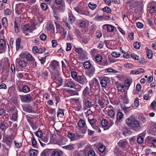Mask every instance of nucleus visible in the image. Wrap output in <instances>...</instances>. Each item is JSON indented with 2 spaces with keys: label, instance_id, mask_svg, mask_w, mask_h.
<instances>
[{
  "label": "nucleus",
  "instance_id": "nucleus-38",
  "mask_svg": "<svg viewBox=\"0 0 156 156\" xmlns=\"http://www.w3.org/2000/svg\"><path fill=\"white\" fill-rule=\"evenodd\" d=\"M23 91L24 93H27L30 90L29 87L27 85L24 86L23 87Z\"/></svg>",
  "mask_w": 156,
  "mask_h": 156
},
{
  "label": "nucleus",
  "instance_id": "nucleus-17",
  "mask_svg": "<svg viewBox=\"0 0 156 156\" xmlns=\"http://www.w3.org/2000/svg\"><path fill=\"white\" fill-rule=\"evenodd\" d=\"M77 125L80 128L87 126L85 121L83 119H80L78 122Z\"/></svg>",
  "mask_w": 156,
  "mask_h": 156
},
{
  "label": "nucleus",
  "instance_id": "nucleus-53",
  "mask_svg": "<svg viewBox=\"0 0 156 156\" xmlns=\"http://www.w3.org/2000/svg\"><path fill=\"white\" fill-rule=\"evenodd\" d=\"M55 24L56 28L59 29H60L62 27L61 23L60 22L56 21L55 22Z\"/></svg>",
  "mask_w": 156,
  "mask_h": 156
},
{
  "label": "nucleus",
  "instance_id": "nucleus-64",
  "mask_svg": "<svg viewBox=\"0 0 156 156\" xmlns=\"http://www.w3.org/2000/svg\"><path fill=\"white\" fill-rule=\"evenodd\" d=\"M88 156H95V152L93 150L90 151L88 152Z\"/></svg>",
  "mask_w": 156,
  "mask_h": 156
},
{
  "label": "nucleus",
  "instance_id": "nucleus-60",
  "mask_svg": "<svg viewBox=\"0 0 156 156\" xmlns=\"http://www.w3.org/2000/svg\"><path fill=\"white\" fill-rule=\"evenodd\" d=\"M34 133L37 136H42L43 133L41 131H38L37 132H35Z\"/></svg>",
  "mask_w": 156,
  "mask_h": 156
},
{
  "label": "nucleus",
  "instance_id": "nucleus-20",
  "mask_svg": "<svg viewBox=\"0 0 156 156\" xmlns=\"http://www.w3.org/2000/svg\"><path fill=\"white\" fill-rule=\"evenodd\" d=\"M108 115L109 117L112 118H114L115 112L113 109H110L108 110Z\"/></svg>",
  "mask_w": 156,
  "mask_h": 156
},
{
  "label": "nucleus",
  "instance_id": "nucleus-39",
  "mask_svg": "<svg viewBox=\"0 0 156 156\" xmlns=\"http://www.w3.org/2000/svg\"><path fill=\"white\" fill-rule=\"evenodd\" d=\"M95 58L97 62H101L102 60V56L100 55H97Z\"/></svg>",
  "mask_w": 156,
  "mask_h": 156
},
{
  "label": "nucleus",
  "instance_id": "nucleus-36",
  "mask_svg": "<svg viewBox=\"0 0 156 156\" xmlns=\"http://www.w3.org/2000/svg\"><path fill=\"white\" fill-rule=\"evenodd\" d=\"M125 79V76L122 75L120 74L118 76V80L119 82H122L124 81Z\"/></svg>",
  "mask_w": 156,
  "mask_h": 156
},
{
  "label": "nucleus",
  "instance_id": "nucleus-48",
  "mask_svg": "<svg viewBox=\"0 0 156 156\" xmlns=\"http://www.w3.org/2000/svg\"><path fill=\"white\" fill-rule=\"evenodd\" d=\"M41 8L44 11L46 10L48 8L47 5L44 3H42L41 5Z\"/></svg>",
  "mask_w": 156,
  "mask_h": 156
},
{
  "label": "nucleus",
  "instance_id": "nucleus-16",
  "mask_svg": "<svg viewBox=\"0 0 156 156\" xmlns=\"http://www.w3.org/2000/svg\"><path fill=\"white\" fill-rule=\"evenodd\" d=\"M133 80L132 78H129L125 80L124 81L125 86L128 87V89L132 84Z\"/></svg>",
  "mask_w": 156,
  "mask_h": 156
},
{
  "label": "nucleus",
  "instance_id": "nucleus-45",
  "mask_svg": "<svg viewBox=\"0 0 156 156\" xmlns=\"http://www.w3.org/2000/svg\"><path fill=\"white\" fill-rule=\"evenodd\" d=\"M98 103L102 108L104 107L105 102L102 100L99 99L98 101Z\"/></svg>",
  "mask_w": 156,
  "mask_h": 156
},
{
  "label": "nucleus",
  "instance_id": "nucleus-51",
  "mask_svg": "<svg viewBox=\"0 0 156 156\" xmlns=\"http://www.w3.org/2000/svg\"><path fill=\"white\" fill-rule=\"evenodd\" d=\"M156 8L153 5L150 6L149 7V10L151 13H154L156 11Z\"/></svg>",
  "mask_w": 156,
  "mask_h": 156
},
{
  "label": "nucleus",
  "instance_id": "nucleus-34",
  "mask_svg": "<svg viewBox=\"0 0 156 156\" xmlns=\"http://www.w3.org/2000/svg\"><path fill=\"white\" fill-rule=\"evenodd\" d=\"M39 141H43L44 143H46L48 142V137H38Z\"/></svg>",
  "mask_w": 156,
  "mask_h": 156
},
{
  "label": "nucleus",
  "instance_id": "nucleus-62",
  "mask_svg": "<svg viewBox=\"0 0 156 156\" xmlns=\"http://www.w3.org/2000/svg\"><path fill=\"white\" fill-rule=\"evenodd\" d=\"M130 57H131L133 59L136 60H138L139 59L138 56L134 53L131 54Z\"/></svg>",
  "mask_w": 156,
  "mask_h": 156
},
{
  "label": "nucleus",
  "instance_id": "nucleus-47",
  "mask_svg": "<svg viewBox=\"0 0 156 156\" xmlns=\"http://www.w3.org/2000/svg\"><path fill=\"white\" fill-rule=\"evenodd\" d=\"M40 39L43 41L45 40L47 38L46 35L44 34H42L40 36Z\"/></svg>",
  "mask_w": 156,
  "mask_h": 156
},
{
  "label": "nucleus",
  "instance_id": "nucleus-31",
  "mask_svg": "<svg viewBox=\"0 0 156 156\" xmlns=\"http://www.w3.org/2000/svg\"><path fill=\"white\" fill-rule=\"evenodd\" d=\"M74 144H70L66 146L63 147V148L68 150H73L74 148Z\"/></svg>",
  "mask_w": 156,
  "mask_h": 156
},
{
  "label": "nucleus",
  "instance_id": "nucleus-14",
  "mask_svg": "<svg viewBox=\"0 0 156 156\" xmlns=\"http://www.w3.org/2000/svg\"><path fill=\"white\" fill-rule=\"evenodd\" d=\"M108 78L104 77L100 79V84L102 87H105L107 86L108 83Z\"/></svg>",
  "mask_w": 156,
  "mask_h": 156
},
{
  "label": "nucleus",
  "instance_id": "nucleus-35",
  "mask_svg": "<svg viewBox=\"0 0 156 156\" xmlns=\"http://www.w3.org/2000/svg\"><path fill=\"white\" fill-rule=\"evenodd\" d=\"M92 126L94 129L97 130V131L99 132H101V130L100 128V126H99L98 124H95L94 125Z\"/></svg>",
  "mask_w": 156,
  "mask_h": 156
},
{
  "label": "nucleus",
  "instance_id": "nucleus-19",
  "mask_svg": "<svg viewBox=\"0 0 156 156\" xmlns=\"http://www.w3.org/2000/svg\"><path fill=\"white\" fill-rule=\"evenodd\" d=\"M89 70L87 73L89 76H92L94 73L95 68L93 66H91V67L89 68Z\"/></svg>",
  "mask_w": 156,
  "mask_h": 156
},
{
  "label": "nucleus",
  "instance_id": "nucleus-63",
  "mask_svg": "<svg viewBox=\"0 0 156 156\" xmlns=\"http://www.w3.org/2000/svg\"><path fill=\"white\" fill-rule=\"evenodd\" d=\"M137 141L139 144L142 143L144 141V139L143 137H138Z\"/></svg>",
  "mask_w": 156,
  "mask_h": 156
},
{
  "label": "nucleus",
  "instance_id": "nucleus-46",
  "mask_svg": "<svg viewBox=\"0 0 156 156\" xmlns=\"http://www.w3.org/2000/svg\"><path fill=\"white\" fill-rule=\"evenodd\" d=\"M105 72L106 73H116L117 72L116 71L114 70L113 69L111 68H108L105 70Z\"/></svg>",
  "mask_w": 156,
  "mask_h": 156
},
{
  "label": "nucleus",
  "instance_id": "nucleus-7",
  "mask_svg": "<svg viewBox=\"0 0 156 156\" xmlns=\"http://www.w3.org/2000/svg\"><path fill=\"white\" fill-rule=\"evenodd\" d=\"M50 67L53 70L57 71L59 68V62L56 60H53L50 63Z\"/></svg>",
  "mask_w": 156,
  "mask_h": 156
},
{
  "label": "nucleus",
  "instance_id": "nucleus-8",
  "mask_svg": "<svg viewBox=\"0 0 156 156\" xmlns=\"http://www.w3.org/2000/svg\"><path fill=\"white\" fill-rule=\"evenodd\" d=\"M93 106L92 102L89 100H83V108L86 110Z\"/></svg>",
  "mask_w": 156,
  "mask_h": 156
},
{
  "label": "nucleus",
  "instance_id": "nucleus-23",
  "mask_svg": "<svg viewBox=\"0 0 156 156\" xmlns=\"http://www.w3.org/2000/svg\"><path fill=\"white\" fill-rule=\"evenodd\" d=\"M37 150L35 149H31L29 151L30 156H36L38 154Z\"/></svg>",
  "mask_w": 156,
  "mask_h": 156
},
{
  "label": "nucleus",
  "instance_id": "nucleus-49",
  "mask_svg": "<svg viewBox=\"0 0 156 156\" xmlns=\"http://www.w3.org/2000/svg\"><path fill=\"white\" fill-rule=\"evenodd\" d=\"M6 44L5 40L3 39H0V46L4 47Z\"/></svg>",
  "mask_w": 156,
  "mask_h": 156
},
{
  "label": "nucleus",
  "instance_id": "nucleus-10",
  "mask_svg": "<svg viewBox=\"0 0 156 156\" xmlns=\"http://www.w3.org/2000/svg\"><path fill=\"white\" fill-rule=\"evenodd\" d=\"M20 97L22 102L28 103L30 101L31 97L29 94L26 95H20Z\"/></svg>",
  "mask_w": 156,
  "mask_h": 156
},
{
  "label": "nucleus",
  "instance_id": "nucleus-4",
  "mask_svg": "<svg viewBox=\"0 0 156 156\" xmlns=\"http://www.w3.org/2000/svg\"><path fill=\"white\" fill-rule=\"evenodd\" d=\"M131 127L133 130L137 131L140 129L141 126L140 122L138 120L135 119L133 123H132Z\"/></svg>",
  "mask_w": 156,
  "mask_h": 156
},
{
  "label": "nucleus",
  "instance_id": "nucleus-59",
  "mask_svg": "<svg viewBox=\"0 0 156 156\" xmlns=\"http://www.w3.org/2000/svg\"><path fill=\"white\" fill-rule=\"evenodd\" d=\"M80 25L82 28H85L86 26V22L84 21H81L80 23Z\"/></svg>",
  "mask_w": 156,
  "mask_h": 156
},
{
  "label": "nucleus",
  "instance_id": "nucleus-18",
  "mask_svg": "<svg viewBox=\"0 0 156 156\" xmlns=\"http://www.w3.org/2000/svg\"><path fill=\"white\" fill-rule=\"evenodd\" d=\"M12 139L11 137H4L3 140L8 145H9L11 144Z\"/></svg>",
  "mask_w": 156,
  "mask_h": 156
},
{
  "label": "nucleus",
  "instance_id": "nucleus-37",
  "mask_svg": "<svg viewBox=\"0 0 156 156\" xmlns=\"http://www.w3.org/2000/svg\"><path fill=\"white\" fill-rule=\"evenodd\" d=\"M21 39L20 38H18L16 41V49L17 50H18L20 46V41Z\"/></svg>",
  "mask_w": 156,
  "mask_h": 156
},
{
  "label": "nucleus",
  "instance_id": "nucleus-6",
  "mask_svg": "<svg viewBox=\"0 0 156 156\" xmlns=\"http://www.w3.org/2000/svg\"><path fill=\"white\" fill-rule=\"evenodd\" d=\"M50 140L52 143L61 145L64 144L63 140L60 137H50Z\"/></svg>",
  "mask_w": 156,
  "mask_h": 156
},
{
  "label": "nucleus",
  "instance_id": "nucleus-33",
  "mask_svg": "<svg viewBox=\"0 0 156 156\" xmlns=\"http://www.w3.org/2000/svg\"><path fill=\"white\" fill-rule=\"evenodd\" d=\"M88 6L89 8L91 10L94 9L97 6L96 4H94L92 2H89L88 4Z\"/></svg>",
  "mask_w": 156,
  "mask_h": 156
},
{
  "label": "nucleus",
  "instance_id": "nucleus-58",
  "mask_svg": "<svg viewBox=\"0 0 156 156\" xmlns=\"http://www.w3.org/2000/svg\"><path fill=\"white\" fill-rule=\"evenodd\" d=\"M32 145L34 147H36L37 145V142L34 137H33L31 139Z\"/></svg>",
  "mask_w": 156,
  "mask_h": 156
},
{
  "label": "nucleus",
  "instance_id": "nucleus-15",
  "mask_svg": "<svg viewBox=\"0 0 156 156\" xmlns=\"http://www.w3.org/2000/svg\"><path fill=\"white\" fill-rule=\"evenodd\" d=\"M135 119L134 117L131 115L126 119V123L127 125H128L129 126H131Z\"/></svg>",
  "mask_w": 156,
  "mask_h": 156
},
{
  "label": "nucleus",
  "instance_id": "nucleus-43",
  "mask_svg": "<svg viewBox=\"0 0 156 156\" xmlns=\"http://www.w3.org/2000/svg\"><path fill=\"white\" fill-rule=\"evenodd\" d=\"M2 23L3 25H4L5 26H6L7 24V18L4 17H3L2 20Z\"/></svg>",
  "mask_w": 156,
  "mask_h": 156
},
{
  "label": "nucleus",
  "instance_id": "nucleus-12",
  "mask_svg": "<svg viewBox=\"0 0 156 156\" xmlns=\"http://www.w3.org/2000/svg\"><path fill=\"white\" fill-rule=\"evenodd\" d=\"M74 9L78 13L83 15H87L85 10L81 7H77L74 8Z\"/></svg>",
  "mask_w": 156,
  "mask_h": 156
},
{
  "label": "nucleus",
  "instance_id": "nucleus-26",
  "mask_svg": "<svg viewBox=\"0 0 156 156\" xmlns=\"http://www.w3.org/2000/svg\"><path fill=\"white\" fill-rule=\"evenodd\" d=\"M62 154V152L58 151H53L51 153L52 156H61Z\"/></svg>",
  "mask_w": 156,
  "mask_h": 156
},
{
  "label": "nucleus",
  "instance_id": "nucleus-41",
  "mask_svg": "<svg viewBox=\"0 0 156 156\" xmlns=\"http://www.w3.org/2000/svg\"><path fill=\"white\" fill-rule=\"evenodd\" d=\"M133 46L136 49H139L140 48V44L138 42H136L133 44Z\"/></svg>",
  "mask_w": 156,
  "mask_h": 156
},
{
  "label": "nucleus",
  "instance_id": "nucleus-11",
  "mask_svg": "<svg viewBox=\"0 0 156 156\" xmlns=\"http://www.w3.org/2000/svg\"><path fill=\"white\" fill-rule=\"evenodd\" d=\"M103 29L107 30L109 32H112L116 29L113 26L109 24H105L102 27Z\"/></svg>",
  "mask_w": 156,
  "mask_h": 156
},
{
  "label": "nucleus",
  "instance_id": "nucleus-50",
  "mask_svg": "<svg viewBox=\"0 0 156 156\" xmlns=\"http://www.w3.org/2000/svg\"><path fill=\"white\" fill-rule=\"evenodd\" d=\"M45 50L46 49L44 48L43 47H41L38 49V53L40 54L43 53L45 51Z\"/></svg>",
  "mask_w": 156,
  "mask_h": 156
},
{
  "label": "nucleus",
  "instance_id": "nucleus-5",
  "mask_svg": "<svg viewBox=\"0 0 156 156\" xmlns=\"http://www.w3.org/2000/svg\"><path fill=\"white\" fill-rule=\"evenodd\" d=\"M111 124H109L108 121L106 119H103L102 120L101 122V125L103 127V128L104 129V130H107L112 126L114 124L113 121L111 120Z\"/></svg>",
  "mask_w": 156,
  "mask_h": 156
},
{
  "label": "nucleus",
  "instance_id": "nucleus-27",
  "mask_svg": "<svg viewBox=\"0 0 156 156\" xmlns=\"http://www.w3.org/2000/svg\"><path fill=\"white\" fill-rule=\"evenodd\" d=\"M146 54L148 58L151 59L153 56V53L152 51L150 49H147L146 51Z\"/></svg>",
  "mask_w": 156,
  "mask_h": 156
},
{
  "label": "nucleus",
  "instance_id": "nucleus-25",
  "mask_svg": "<svg viewBox=\"0 0 156 156\" xmlns=\"http://www.w3.org/2000/svg\"><path fill=\"white\" fill-rule=\"evenodd\" d=\"M93 65L91 64L89 61H86L84 62L83 66L85 69H88L89 68L93 66Z\"/></svg>",
  "mask_w": 156,
  "mask_h": 156
},
{
  "label": "nucleus",
  "instance_id": "nucleus-29",
  "mask_svg": "<svg viewBox=\"0 0 156 156\" xmlns=\"http://www.w3.org/2000/svg\"><path fill=\"white\" fill-rule=\"evenodd\" d=\"M124 87L125 86L123 84H119L118 86V90L119 91L122 92L124 91Z\"/></svg>",
  "mask_w": 156,
  "mask_h": 156
},
{
  "label": "nucleus",
  "instance_id": "nucleus-22",
  "mask_svg": "<svg viewBox=\"0 0 156 156\" xmlns=\"http://www.w3.org/2000/svg\"><path fill=\"white\" fill-rule=\"evenodd\" d=\"M64 110L59 109L57 112V116L58 117L62 118L64 116Z\"/></svg>",
  "mask_w": 156,
  "mask_h": 156
},
{
  "label": "nucleus",
  "instance_id": "nucleus-3",
  "mask_svg": "<svg viewBox=\"0 0 156 156\" xmlns=\"http://www.w3.org/2000/svg\"><path fill=\"white\" fill-rule=\"evenodd\" d=\"M34 22V21L31 22V25L30 26L27 24L25 25L23 27V32L27 31L30 33H32L34 28L37 25Z\"/></svg>",
  "mask_w": 156,
  "mask_h": 156
},
{
  "label": "nucleus",
  "instance_id": "nucleus-28",
  "mask_svg": "<svg viewBox=\"0 0 156 156\" xmlns=\"http://www.w3.org/2000/svg\"><path fill=\"white\" fill-rule=\"evenodd\" d=\"M27 55L26 58L27 60L32 62H34L35 61V59L32 57L30 54L28 53Z\"/></svg>",
  "mask_w": 156,
  "mask_h": 156
},
{
  "label": "nucleus",
  "instance_id": "nucleus-30",
  "mask_svg": "<svg viewBox=\"0 0 156 156\" xmlns=\"http://www.w3.org/2000/svg\"><path fill=\"white\" fill-rule=\"evenodd\" d=\"M87 129V126L84 127L83 128H80L79 129V132L80 133L85 134L86 133Z\"/></svg>",
  "mask_w": 156,
  "mask_h": 156
},
{
  "label": "nucleus",
  "instance_id": "nucleus-40",
  "mask_svg": "<svg viewBox=\"0 0 156 156\" xmlns=\"http://www.w3.org/2000/svg\"><path fill=\"white\" fill-rule=\"evenodd\" d=\"M105 147L103 145L100 146L98 148L99 151L101 153L104 152L105 151Z\"/></svg>",
  "mask_w": 156,
  "mask_h": 156
},
{
  "label": "nucleus",
  "instance_id": "nucleus-9",
  "mask_svg": "<svg viewBox=\"0 0 156 156\" xmlns=\"http://www.w3.org/2000/svg\"><path fill=\"white\" fill-rule=\"evenodd\" d=\"M75 83L71 79L66 80H65L64 86L68 87L74 88Z\"/></svg>",
  "mask_w": 156,
  "mask_h": 156
},
{
  "label": "nucleus",
  "instance_id": "nucleus-42",
  "mask_svg": "<svg viewBox=\"0 0 156 156\" xmlns=\"http://www.w3.org/2000/svg\"><path fill=\"white\" fill-rule=\"evenodd\" d=\"M102 10L104 12H105L107 13H110L111 12V9L108 6H106Z\"/></svg>",
  "mask_w": 156,
  "mask_h": 156
},
{
  "label": "nucleus",
  "instance_id": "nucleus-21",
  "mask_svg": "<svg viewBox=\"0 0 156 156\" xmlns=\"http://www.w3.org/2000/svg\"><path fill=\"white\" fill-rule=\"evenodd\" d=\"M13 112L12 116V121H16L17 119V111L16 109H15L13 110Z\"/></svg>",
  "mask_w": 156,
  "mask_h": 156
},
{
  "label": "nucleus",
  "instance_id": "nucleus-2",
  "mask_svg": "<svg viewBox=\"0 0 156 156\" xmlns=\"http://www.w3.org/2000/svg\"><path fill=\"white\" fill-rule=\"evenodd\" d=\"M93 95V93L89 92V89L87 87L83 91L82 97L83 100H87Z\"/></svg>",
  "mask_w": 156,
  "mask_h": 156
},
{
  "label": "nucleus",
  "instance_id": "nucleus-56",
  "mask_svg": "<svg viewBox=\"0 0 156 156\" xmlns=\"http://www.w3.org/2000/svg\"><path fill=\"white\" fill-rule=\"evenodd\" d=\"M156 107V102L153 101L150 105V108L151 109H154Z\"/></svg>",
  "mask_w": 156,
  "mask_h": 156
},
{
  "label": "nucleus",
  "instance_id": "nucleus-24",
  "mask_svg": "<svg viewBox=\"0 0 156 156\" xmlns=\"http://www.w3.org/2000/svg\"><path fill=\"white\" fill-rule=\"evenodd\" d=\"M139 105V101L138 98L135 99L134 101V102L132 105V107L133 108H136L138 107Z\"/></svg>",
  "mask_w": 156,
  "mask_h": 156
},
{
  "label": "nucleus",
  "instance_id": "nucleus-61",
  "mask_svg": "<svg viewBox=\"0 0 156 156\" xmlns=\"http://www.w3.org/2000/svg\"><path fill=\"white\" fill-rule=\"evenodd\" d=\"M55 98L56 101V105L60 101V97L58 95H55Z\"/></svg>",
  "mask_w": 156,
  "mask_h": 156
},
{
  "label": "nucleus",
  "instance_id": "nucleus-1",
  "mask_svg": "<svg viewBox=\"0 0 156 156\" xmlns=\"http://www.w3.org/2000/svg\"><path fill=\"white\" fill-rule=\"evenodd\" d=\"M71 75L72 78L76 81L82 85H84L87 82L86 77L84 75H78L77 73L74 71L71 72Z\"/></svg>",
  "mask_w": 156,
  "mask_h": 156
},
{
  "label": "nucleus",
  "instance_id": "nucleus-52",
  "mask_svg": "<svg viewBox=\"0 0 156 156\" xmlns=\"http://www.w3.org/2000/svg\"><path fill=\"white\" fill-rule=\"evenodd\" d=\"M137 74L142 73L145 72L144 69L142 68H139L136 70Z\"/></svg>",
  "mask_w": 156,
  "mask_h": 156
},
{
  "label": "nucleus",
  "instance_id": "nucleus-55",
  "mask_svg": "<svg viewBox=\"0 0 156 156\" xmlns=\"http://www.w3.org/2000/svg\"><path fill=\"white\" fill-rule=\"evenodd\" d=\"M95 34L97 37L99 38H100L102 36L101 32L100 30L97 31Z\"/></svg>",
  "mask_w": 156,
  "mask_h": 156
},
{
  "label": "nucleus",
  "instance_id": "nucleus-13",
  "mask_svg": "<svg viewBox=\"0 0 156 156\" xmlns=\"http://www.w3.org/2000/svg\"><path fill=\"white\" fill-rule=\"evenodd\" d=\"M16 63L18 64L20 67H25L27 65V63L24 61L20 60L19 58L16 59Z\"/></svg>",
  "mask_w": 156,
  "mask_h": 156
},
{
  "label": "nucleus",
  "instance_id": "nucleus-44",
  "mask_svg": "<svg viewBox=\"0 0 156 156\" xmlns=\"http://www.w3.org/2000/svg\"><path fill=\"white\" fill-rule=\"evenodd\" d=\"M88 121L90 124L92 125V126H93V125H95V124L96 123V120L94 119H89V117L88 118Z\"/></svg>",
  "mask_w": 156,
  "mask_h": 156
},
{
  "label": "nucleus",
  "instance_id": "nucleus-57",
  "mask_svg": "<svg viewBox=\"0 0 156 156\" xmlns=\"http://www.w3.org/2000/svg\"><path fill=\"white\" fill-rule=\"evenodd\" d=\"M28 53L27 52H22L20 54V56L22 58H23L26 57Z\"/></svg>",
  "mask_w": 156,
  "mask_h": 156
},
{
  "label": "nucleus",
  "instance_id": "nucleus-54",
  "mask_svg": "<svg viewBox=\"0 0 156 156\" xmlns=\"http://www.w3.org/2000/svg\"><path fill=\"white\" fill-rule=\"evenodd\" d=\"M38 48L36 46H34L32 48V51L34 54H36V53H38Z\"/></svg>",
  "mask_w": 156,
  "mask_h": 156
},
{
  "label": "nucleus",
  "instance_id": "nucleus-32",
  "mask_svg": "<svg viewBox=\"0 0 156 156\" xmlns=\"http://www.w3.org/2000/svg\"><path fill=\"white\" fill-rule=\"evenodd\" d=\"M68 94L70 96L78 95V93L76 90H71L68 91Z\"/></svg>",
  "mask_w": 156,
  "mask_h": 156
}]
</instances>
